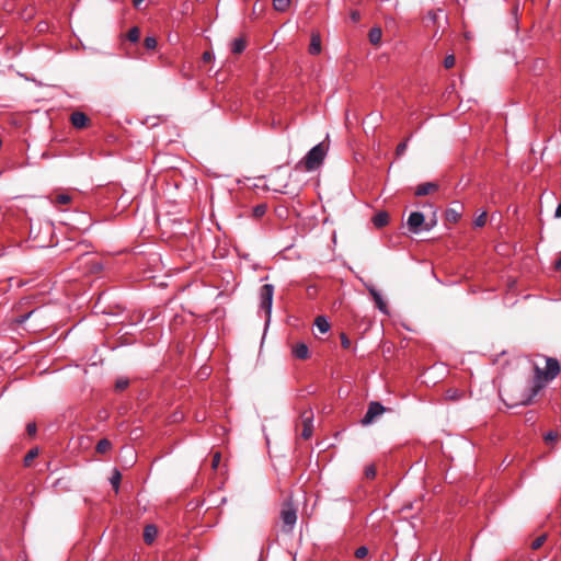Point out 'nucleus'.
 <instances>
[{
  "label": "nucleus",
  "instance_id": "f3484780",
  "mask_svg": "<svg viewBox=\"0 0 561 561\" xmlns=\"http://www.w3.org/2000/svg\"><path fill=\"white\" fill-rule=\"evenodd\" d=\"M381 37H382V31L380 27H373L369 30L368 38L373 45H375V46L379 45L381 42Z\"/></svg>",
  "mask_w": 561,
  "mask_h": 561
},
{
  "label": "nucleus",
  "instance_id": "f704fd0d",
  "mask_svg": "<svg viewBox=\"0 0 561 561\" xmlns=\"http://www.w3.org/2000/svg\"><path fill=\"white\" fill-rule=\"evenodd\" d=\"M365 476L369 479H373L375 478L376 476V469L374 466H368L366 469H365Z\"/></svg>",
  "mask_w": 561,
  "mask_h": 561
},
{
  "label": "nucleus",
  "instance_id": "72a5a7b5",
  "mask_svg": "<svg viewBox=\"0 0 561 561\" xmlns=\"http://www.w3.org/2000/svg\"><path fill=\"white\" fill-rule=\"evenodd\" d=\"M367 554H368V549L365 546L357 548L355 551L356 558H359V559L365 558Z\"/></svg>",
  "mask_w": 561,
  "mask_h": 561
},
{
  "label": "nucleus",
  "instance_id": "1a4fd4ad",
  "mask_svg": "<svg viewBox=\"0 0 561 561\" xmlns=\"http://www.w3.org/2000/svg\"><path fill=\"white\" fill-rule=\"evenodd\" d=\"M70 122L76 128H84L89 123V117L82 112H73Z\"/></svg>",
  "mask_w": 561,
  "mask_h": 561
},
{
  "label": "nucleus",
  "instance_id": "0eeeda50",
  "mask_svg": "<svg viewBox=\"0 0 561 561\" xmlns=\"http://www.w3.org/2000/svg\"><path fill=\"white\" fill-rule=\"evenodd\" d=\"M302 431L301 437L309 439L312 436L313 430V413L311 410H307L301 414Z\"/></svg>",
  "mask_w": 561,
  "mask_h": 561
},
{
  "label": "nucleus",
  "instance_id": "7ed1b4c3",
  "mask_svg": "<svg viewBox=\"0 0 561 561\" xmlns=\"http://www.w3.org/2000/svg\"><path fill=\"white\" fill-rule=\"evenodd\" d=\"M273 296H274V286L271 284H265L260 289V307L264 310L266 316V323L271 320L272 306H273Z\"/></svg>",
  "mask_w": 561,
  "mask_h": 561
},
{
  "label": "nucleus",
  "instance_id": "ea45409f",
  "mask_svg": "<svg viewBox=\"0 0 561 561\" xmlns=\"http://www.w3.org/2000/svg\"><path fill=\"white\" fill-rule=\"evenodd\" d=\"M341 344L344 348H348L351 346V341L344 333L341 335Z\"/></svg>",
  "mask_w": 561,
  "mask_h": 561
},
{
  "label": "nucleus",
  "instance_id": "09e8293b",
  "mask_svg": "<svg viewBox=\"0 0 561 561\" xmlns=\"http://www.w3.org/2000/svg\"><path fill=\"white\" fill-rule=\"evenodd\" d=\"M557 267L561 268V259L557 262Z\"/></svg>",
  "mask_w": 561,
  "mask_h": 561
},
{
  "label": "nucleus",
  "instance_id": "c03bdc74",
  "mask_svg": "<svg viewBox=\"0 0 561 561\" xmlns=\"http://www.w3.org/2000/svg\"><path fill=\"white\" fill-rule=\"evenodd\" d=\"M556 218H561V203L558 205L556 211H554Z\"/></svg>",
  "mask_w": 561,
  "mask_h": 561
},
{
  "label": "nucleus",
  "instance_id": "37998d69",
  "mask_svg": "<svg viewBox=\"0 0 561 561\" xmlns=\"http://www.w3.org/2000/svg\"><path fill=\"white\" fill-rule=\"evenodd\" d=\"M81 262L85 263V264H90L92 263V257L89 255V254H84L81 259H80Z\"/></svg>",
  "mask_w": 561,
  "mask_h": 561
},
{
  "label": "nucleus",
  "instance_id": "58836bf2",
  "mask_svg": "<svg viewBox=\"0 0 561 561\" xmlns=\"http://www.w3.org/2000/svg\"><path fill=\"white\" fill-rule=\"evenodd\" d=\"M202 59H203L204 62H210L214 59V54L211 51H209V50L204 51L203 56H202Z\"/></svg>",
  "mask_w": 561,
  "mask_h": 561
},
{
  "label": "nucleus",
  "instance_id": "49530a36",
  "mask_svg": "<svg viewBox=\"0 0 561 561\" xmlns=\"http://www.w3.org/2000/svg\"><path fill=\"white\" fill-rule=\"evenodd\" d=\"M144 2V0H133V4L138 8L141 3Z\"/></svg>",
  "mask_w": 561,
  "mask_h": 561
},
{
  "label": "nucleus",
  "instance_id": "f257e3e1",
  "mask_svg": "<svg viewBox=\"0 0 561 561\" xmlns=\"http://www.w3.org/2000/svg\"><path fill=\"white\" fill-rule=\"evenodd\" d=\"M327 154V149L323 144H318L312 147L305 158L297 164V169H304L306 171L317 170L323 162Z\"/></svg>",
  "mask_w": 561,
  "mask_h": 561
},
{
  "label": "nucleus",
  "instance_id": "423d86ee",
  "mask_svg": "<svg viewBox=\"0 0 561 561\" xmlns=\"http://www.w3.org/2000/svg\"><path fill=\"white\" fill-rule=\"evenodd\" d=\"M536 373L537 375L543 374L546 380H552L560 373L559 362L556 358L547 357L545 371H541L538 367H536Z\"/></svg>",
  "mask_w": 561,
  "mask_h": 561
},
{
  "label": "nucleus",
  "instance_id": "5701e85b",
  "mask_svg": "<svg viewBox=\"0 0 561 561\" xmlns=\"http://www.w3.org/2000/svg\"><path fill=\"white\" fill-rule=\"evenodd\" d=\"M290 0H273V7L278 12H284L288 9Z\"/></svg>",
  "mask_w": 561,
  "mask_h": 561
},
{
  "label": "nucleus",
  "instance_id": "9d476101",
  "mask_svg": "<svg viewBox=\"0 0 561 561\" xmlns=\"http://www.w3.org/2000/svg\"><path fill=\"white\" fill-rule=\"evenodd\" d=\"M438 188V185L434 182H425L422 184H419L415 188L414 194L416 196H425L430 194L431 192H434Z\"/></svg>",
  "mask_w": 561,
  "mask_h": 561
},
{
  "label": "nucleus",
  "instance_id": "393cba45",
  "mask_svg": "<svg viewBox=\"0 0 561 561\" xmlns=\"http://www.w3.org/2000/svg\"><path fill=\"white\" fill-rule=\"evenodd\" d=\"M121 479H122L121 472L118 470H115L112 478L110 479L111 484H112L113 489L115 490V492H118V490H119Z\"/></svg>",
  "mask_w": 561,
  "mask_h": 561
},
{
  "label": "nucleus",
  "instance_id": "c9c22d12",
  "mask_svg": "<svg viewBox=\"0 0 561 561\" xmlns=\"http://www.w3.org/2000/svg\"><path fill=\"white\" fill-rule=\"evenodd\" d=\"M407 147H408L407 141L400 142V144L398 145V147H397V150H396V151H397V154H398V156H402V154L405 152Z\"/></svg>",
  "mask_w": 561,
  "mask_h": 561
},
{
  "label": "nucleus",
  "instance_id": "dca6fc26",
  "mask_svg": "<svg viewBox=\"0 0 561 561\" xmlns=\"http://www.w3.org/2000/svg\"><path fill=\"white\" fill-rule=\"evenodd\" d=\"M389 221V215L386 211H379L373 217V224L377 228L385 227Z\"/></svg>",
  "mask_w": 561,
  "mask_h": 561
},
{
  "label": "nucleus",
  "instance_id": "2f4dec72",
  "mask_svg": "<svg viewBox=\"0 0 561 561\" xmlns=\"http://www.w3.org/2000/svg\"><path fill=\"white\" fill-rule=\"evenodd\" d=\"M546 541V535H541L539 537H537L533 542H531V548L534 550H537L539 549L543 542Z\"/></svg>",
  "mask_w": 561,
  "mask_h": 561
},
{
  "label": "nucleus",
  "instance_id": "f03ea898",
  "mask_svg": "<svg viewBox=\"0 0 561 561\" xmlns=\"http://www.w3.org/2000/svg\"><path fill=\"white\" fill-rule=\"evenodd\" d=\"M51 232L53 225L49 221L39 224L38 229H36L35 224L33 221H31L30 224V237L37 242L36 247H48L50 243Z\"/></svg>",
  "mask_w": 561,
  "mask_h": 561
},
{
  "label": "nucleus",
  "instance_id": "a18cd8bd",
  "mask_svg": "<svg viewBox=\"0 0 561 561\" xmlns=\"http://www.w3.org/2000/svg\"><path fill=\"white\" fill-rule=\"evenodd\" d=\"M102 268V266L99 264V263H93L92 264V267H91V271L92 272H98Z\"/></svg>",
  "mask_w": 561,
  "mask_h": 561
},
{
  "label": "nucleus",
  "instance_id": "4c0bfd02",
  "mask_svg": "<svg viewBox=\"0 0 561 561\" xmlns=\"http://www.w3.org/2000/svg\"><path fill=\"white\" fill-rule=\"evenodd\" d=\"M219 463H220V454L219 453H215L214 456H213V461H211L213 469H217Z\"/></svg>",
  "mask_w": 561,
  "mask_h": 561
},
{
  "label": "nucleus",
  "instance_id": "7c9ffc66",
  "mask_svg": "<svg viewBox=\"0 0 561 561\" xmlns=\"http://www.w3.org/2000/svg\"><path fill=\"white\" fill-rule=\"evenodd\" d=\"M486 222V213H481L473 221L476 227H483Z\"/></svg>",
  "mask_w": 561,
  "mask_h": 561
},
{
  "label": "nucleus",
  "instance_id": "6ab92c4d",
  "mask_svg": "<svg viewBox=\"0 0 561 561\" xmlns=\"http://www.w3.org/2000/svg\"><path fill=\"white\" fill-rule=\"evenodd\" d=\"M245 49V41L241 37L234 38L231 43V51L233 54H241Z\"/></svg>",
  "mask_w": 561,
  "mask_h": 561
},
{
  "label": "nucleus",
  "instance_id": "c756f323",
  "mask_svg": "<svg viewBox=\"0 0 561 561\" xmlns=\"http://www.w3.org/2000/svg\"><path fill=\"white\" fill-rule=\"evenodd\" d=\"M37 454H38V450H37L36 448L31 449V450L26 454V456H25V458H24V463H25V466H30V465H31V462H32V460L37 456Z\"/></svg>",
  "mask_w": 561,
  "mask_h": 561
},
{
  "label": "nucleus",
  "instance_id": "a878e982",
  "mask_svg": "<svg viewBox=\"0 0 561 561\" xmlns=\"http://www.w3.org/2000/svg\"><path fill=\"white\" fill-rule=\"evenodd\" d=\"M140 37V31L137 26L131 27L127 33V38L131 43H136L139 41Z\"/></svg>",
  "mask_w": 561,
  "mask_h": 561
},
{
  "label": "nucleus",
  "instance_id": "9b49d317",
  "mask_svg": "<svg viewBox=\"0 0 561 561\" xmlns=\"http://www.w3.org/2000/svg\"><path fill=\"white\" fill-rule=\"evenodd\" d=\"M368 291L369 294L371 295V297L374 298V301L377 306V308L383 312V313H387V305L386 302L383 301L380 293L373 286L368 287Z\"/></svg>",
  "mask_w": 561,
  "mask_h": 561
},
{
  "label": "nucleus",
  "instance_id": "ddd939ff",
  "mask_svg": "<svg viewBox=\"0 0 561 561\" xmlns=\"http://www.w3.org/2000/svg\"><path fill=\"white\" fill-rule=\"evenodd\" d=\"M293 355L298 359H306L309 356L308 346L305 343H298L293 347Z\"/></svg>",
  "mask_w": 561,
  "mask_h": 561
},
{
  "label": "nucleus",
  "instance_id": "b1692460",
  "mask_svg": "<svg viewBox=\"0 0 561 561\" xmlns=\"http://www.w3.org/2000/svg\"><path fill=\"white\" fill-rule=\"evenodd\" d=\"M267 206L266 204H259L253 207L252 215L255 218H261L266 214Z\"/></svg>",
  "mask_w": 561,
  "mask_h": 561
},
{
  "label": "nucleus",
  "instance_id": "4468645a",
  "mask_svg": "<svg viewBox=\"0 0 561 561\" xmlns=\"http://www.w3.org/2000/svg\"><path fill=\"white\" fill-rule=\"evenodd\" d=\"M158 535V529L154 525H147L144 529V540L146 543L151 545Z\"/></svg>",
  "mask_w": 561,
  "mask_h": 561
},
{
  "label": "nucleus",
  "instance_id": "412c9836",
  "mask_svg": "<svg viewBox=\"0 0 561 561\" xmlns=\"http://www.w3.org/2000/svg\"><path fill=\"white\" fill-rule=\"evenodd\" d=\"M111 447H112L111 442L106 438H103L98 442L95 449L99 454H105L106 451H108L111 449Z\"/></svg>",
  "mask_w": 561,
  "mask_h": 561
},
{
  "label": "nucleus",
  "instance_id": "aec40b11",
  "mask_svg": "<svg viewBox=\"0 0 561 561\" xmlns=\"http://www.w3.org/2000/svg\"><path fill=\"white\" fill-rule=\"evenodd\" d=\"M70 202L71 196L67 193H59L54 197V199H51V203L55 205H67Z\"/></svg>",
  "mask_w": 561,
  "mask_h": 561
},
{
  "label": "nucleus",
  "instance_id": "4be33fe9",
  "mask_svg": "<svg viewBox=\"0 0 561 561\" xmlns=\"http://www.w3.org/2000/svg\"><path fill=\"white\" fill-rule=\"evenodd\" d=\"M460 218V210L454 207H449L446 210V219L450 222H457Z\"/></svg>",
  "mask_w": 561,
  "mask_h": 561
},
{
  "label": "nucleus",
  "instance_id": "de8ad7c7",
  "mask_svg": "<svg viewBox=\"0 0 561 561\" xmlns=\"http://www.w3.org/2000/svg\"><path fill=\"white\" fill-rule=\"evenodd\" d=\"M435 225V221H432L431 224H427L425 229L426 230H431L433 228V226Z\"/></svg>",
  "mask_w": 561,
  "mask_h": 561
},
{
  "label": "nucleus",
  "instance_id": "6e6552de",
  "mask_svg": "<svg viewBox=\"0 0 561 561\" xmlns=\"http://www.w3.org/2000/svg\"><path fill=\"white\" fill-rule=\"evenodd\" d=\"M425 217L420 211H413L408 218V227L411 232L417 233L421 231V226L424 224Z\"/></svg>",
  "mask_w": 561,
  "mask_h": 561
},
{
  "label": "nucleus",
  "instance_id": "a211bd4d",
  "mask_svg": "<svg viewBox=\"0 0 561 561\" xmlns=\"http://www.w3.org/2000/svg\"><path fill=\"white\" fill-rule=\"evenodd\" d=\"M314 324L320 333H327L330 330V323L323 316L317 317Z\"/></svg>",
  "mask_w": 561,
  "mask_h": 561
},
{
  "label": "nucleus",
  "instance_id": "2eb2a0df",
  "mask_svg": "<svg viewBox=\"0 0 561 561\" xmlns=\"http://www.w3.org/2000/svg\"><path fill=\"white\" fill-rule=\"evenodd\" d=\"M309 53L311 55H319L321 53V37L319 34L311 35Z\"/></svg>",
  "mask_w": 561,
  "mask_h": 561
},
{
  "label": "nucleus",
  "instance_id": "473e14b6",
  "mask_svg": "<svg viewBox=\"0 0 561 561\" xmlns=\"http://www.w3.org/2000/svg\"><path fill=\"white\" fill-rule=\"evenodd\" d=\"M455 61H456V59H455V56H454V55H448V56H446V57H445V59H444V66H445V68H447V69H448V68L454 67V66H455Z\"/></svg>",
  "mask_w": 561,
  "mask_h": 561
},
{
  "label": "nucleus",
  "instance_id": "cd10ccee",
  "mask_svg": "<svg viewBox=\"0 0 561 561\" xmlns=\"http://www.w3.org/2000/svg\"><path fill=\"white\" fill-rule=\"evenodd\" d=\"M129 385V380L127 378H118L115 382V388L118 391L125 390Z\"/></svg>",
  "mask_w": 561,
  "mask_h": 561
},
{
  "label": "nucleus",
  "instance_id": "bb28decb",
  "mask_svg": "<svg viewBox=\"0 0 561 561\" xmlns=\"http://www.w3.org/2000/svg\"><path fill=\"white\" fill-rule=\"evenodd\" d=\"M144 45L147 49L152 50L158 45L157 38L154 36H147L144 41Z\"/></svg>",
  "mask_w": 561,
  "mask_h": 561
},
{
  "label": "nucleus",
  "instance_id": "20e7f679",
  "mask_svg": "<svg viewBox=\"0 0 561 561\" xmlns=\"http://www.w3.org/2000/svg\"><path fill=\"white\" fill-rule=\"evenodd\" d=\"M280 519L284 524V530L289 533L293 530L296 522H297V510L289 502L285 503L282 512Z\"/></svg>",
  "mask_w": 561,
  "mask_h": 561
},
{
  "label": "nucleus",
  "instance_id": "79ce46f5",
  "mask_svg": "<svg viewBox=\"0 0 561 561\" xmlns=\"http://www.w3.org/2000/svg\"><path fill=\"white\" fill-rule=\"evenodd\" d=\"M351 19H352V21H353V22H357V21H359V19H360V14H359V12H357V11H353V12L351 13Z\"/></svg>",
  "mask_w": 561,
  "mask_h": 561
},
{
  "label": "nucleus",
  "instance_id": "e433bc0d",
  "mask_svg": "<svg viewBox=\"0 0 561 561\" xmlns=\"http://www.w3.org/2000/svg\"><path fill=\"white\" fill-rule=\"evenodd\" d=\"M557 438H558V434L553 431H550L545 435V440L548 443L554 442Z\"/></svg>",
  "mask_w": 561,
  "mask_h": 561
},
{
  "label": "nucleus",
  "instance_id": "c85d7f7f",
  "mask_svg": "<svg viewBox=\"0 0 561 561\" xmlns=\"http://www.w3.org/2000/svg\"><path fill=\"white\" fill-rule=\"evenodd\" d=\"M459 398H461V392H459L457 389H448L446 391V399L455 401Z\"/></svg>",
  "mask_w": 561,
  "mask_h": 561
},
{
  "label": "nucleus",
  "instance_id": "a19ab883",
  "mask_svg": "<svg viewBox=\"0 0 561 561\" xmlns=\"http://www.w3.org/2000/svg\"><path fill=\"white\" fill-rule=\"evenodd\" d=\"M26 431L28 435H34L36 433V424L35 423H28L26 426Z\"/></svg>",
  "mask_w": 561,
  "mask_h": 561
},
{
  "label": "nucleus",
  "instance_id": "39448f33",
  "mask_svg": "<svg viewBox=\"0 0 561 561\" xmlns=\"http://www.w3.org/2000/svg\"><path fill=\"white\" fill-rule=\"evenodd\" d=\"M385 411L386 408L381 403L377 401L370 402L364 417L360 421L362 424L365 426L371 424L378 416L382 415Z\"/></svg>",
  "mask_w": 561,
  "mask_h": 561
},
{
  "label": "nucleus",
  "instance_id": "f8f14e48",
  "mask_svg": "<svg viewBox=\"0 0 561 561\" xmlns=\"http://www.w3.org/2000/svg\"><path fill=\"white\" fill-rule=\"evenodd\" d=\"M42 312H43L42 308H34L31 311H27L25 313L18 316L16 318H14L13 322L18 325H21V324L25 323L33 316H37Z\"/></svg>",
  "mask_w": 561,
  "mask_h": 561
}]
</instances>
